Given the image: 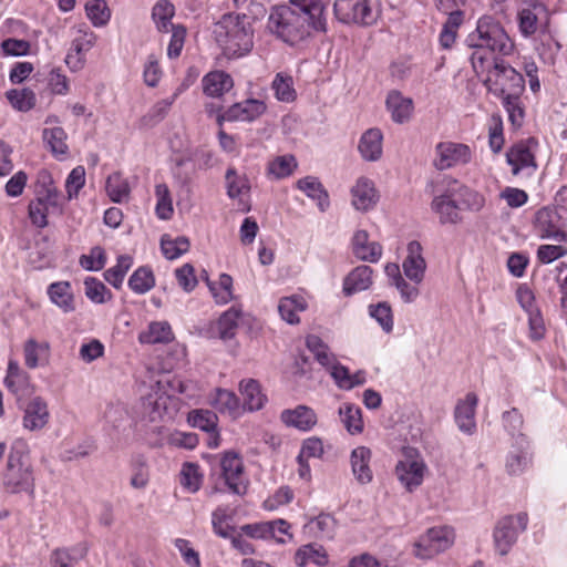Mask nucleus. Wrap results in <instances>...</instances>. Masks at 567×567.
I'll use <instances>...</instances> for the list:
<instances>
[{"label":"nucleus","instance_id":"obj_1","mask_svg":"<svg viewBox=\"0 0 567 567\" xmlns=\"http://www.w3.org/2000/svg\"><path fill=\"white\" fill-rule=\"evenodd\" d=\"M465 42L474 49L471 62L475 71H484L485 63L494 54L509 55L514 50V43L503 25L492 16L481 17Z\"/></svg>","mask_w":567,"mask_h":567},{"label":"nucleus","instance_id":"obj_2","mask_svg":"<svg viewBox=\"0 0 567 567\" xmlns=\"http://www.w3.org/2000/svg\"><path fill=\"white\" fill-rule=\"evenodd\" d=\"M214 33L218 45L229 59L243 58L254 47L252 18L246 13L223 16Z\"/></svg>","mask_w":567,"mask_h":567},{"label":"nucleus","instance_id":"obj_3","mask_svg":"<svg viewBox=\"0 0 567 567\" xmlns=\"http://www.w3.org/2000/svg\"><path fill=\"white\" fill-rule=\"evenodd\" d=\"M1 483L4 489L12 494L21 492L33 494L34 492L33 468L24 445L20 442L11 447Z\"/></svg>","mask_w":567,"mask_h":567},{"label":"nucleus","instance_id":"obj_4","mask_svg":"<svg viewBox=\"0 0 567 567\" xmlns=\"http://www.w3.org/2000/svg\"><path fill=\"white\" fill-rule=\"evenodd\" d=\"M174 381L158 379L152 391L142 399L143 417L150 422L173 420L178 411V399L167 392V388H174ZM179 392H184L183 384L176 381Z\"/></svg>","mask_w":567,"mask_h":567},{"label":"nucleus","instance_id":"obj_5","mask_svg":"<svg viewBox=\"0 0 567 567\" xmlns=\"http://www.w3.org/2000/svg\"><path fill=\"white\" fill-rule=\"evenodd\" d=\"M380 0H334L333 14L347 25L372 27L380 19Z\"/></svg>","mask_w":567,"mask_h":567},{"label":"nucleus","instance_id":"obj_6","mask_svg":"<svg viewBox=\"0 0 567 567\" xmlns=\"http://www.w3.org/2000/svg\"><path fill=\"white\" fill-rule=\"evenodd\" d=\"M268 30L284 42L293 44L305 35L297 10L288 6L274 7L267 22Z\"/></svg>","mask_w":567,"mask_h":567},{"label":"nucleus","instance_id":"obj_7","mask_svg":"<svg viewBox=\"0 0 567 567\" xmlns=\"http://www.w3.org/2000/svg\"><path fill=\"white\" fill-rule=\"evenodd\" d=\"M488 92L497 97L522 95L525 80L514 68L503 61H495L493 71L486 81Z\"/></svg>","mask_w":567,"mask_h":567},{"label":"nucleus","instance_id":"obj_8","mask_svg":"<svg viewBox=\"0 0 567 567\" xmlns=\"http://www.w3.org/2000/svg\"><path fill=\"white\" fill-rule=\"evenodd\" d=\"M455 540V532L451 526H434L421 535L414 544L413 553L420 559H431L447 550Z\"/></svg>","mask_w":567,"mask_h":567},{"label":"nucleus","instance_id":"obj_9","mask_svg":"<svg viewBox=\"0 0 567 567\" xmlns=\"http://www.w3.org/2000/svg\"><path fill=\"white\" fill-rule=\"evenodd\" d=\"M527 513H518L516 515H507L501 518L493 533L495 549L499 555L508 554L513 545L517 542L518 536L527 528Z\"/></svg>","mask_w":567,"mask_h":567},{"label":"nucleus","instance_id":"obj_10","mask_svg":"<svg viewBox=\"0 0 567 567\" xmlns=\"http://www.w3.org/2000/svg\"><path fill=\"white\" fill-rule=\"evenodd\" d=\"M473 150L464 143L444 141L435 145L433 166L437 171H447L470 164L473 159Z\"/></svg>","mask_w":567,"mask_h":567},{"label":"nucleus","instance_id":"obj_11","mask_svg":"<svg viewBox=\"0 0 567 567\" xmlns=\"http://www.w3.org/2000/svg\"><path fill=\"white\" fill-rule=\"evenodd\" d=\"M18 408L22 412L23 430L38 433L44 430L51 419L48 401L41 395L20 399Z\"/></svg>","mask_w":567,"mask_h":567},{"label":"nucleus","instance_id":"obj_12","mask_svg":"<svg viewBox=\"0 0 567 567\" xmlns=\"http://www.w3.org/2000/svg\"><path fill=\"white\" fill-rule=\"evenodd\" d=\"M533 227L540 239L567 243V231L561 227V216L556 207L539 208L534 216Z\"/></svg>","mask_w":567,"mask_h":567},{"label":"nucleus","instance_id":"obj_13","mask_svg":"<svg viewBox=\"0 0 567 567\" xmlns=\"http://www.w3.org/2000/svg\"><path fill=\"white\" fill-rule=\"evenodd\" d=\"M220 471L230 492L237 495L245 494L247 485L244 476V463L237 453L228 451L221 455Z\"/></svg>","mask_w":567,"mask_h":567},{"label":"nucleus","instance_id":"obj_14","mask_svg":"<svg viewBox=\"0 0 567 567\" xmlns=\"http://www.w3.org/2000/svg\"><path fill=\"white\" fill-rule=\"evenodd\" d=\"M267 110L264 101L256 99H247L229 106L224 112L217 113V122L221 125L223 122H252L261 116Z\"/></svg>","mask_w":567,"mask_h":567},{"label":"nucleus","instance_id":"obj_15","mask_svg":"<svg viewBox=\"0 0 567 567\" xmlns=\"http://www.w3.org/2000/svg\"><path fill=\"white\" fill-rule=\"evenodd\" d=\"M530 442L525 434H518L506 456L505 467L509 475L524 473L532 464Z\"/></svg>","mask_w":567,"mask_h":567},{"label":"nucleus","instance_id":"obj_16","mask_svg":"<svg viewBox=\"0 0 567 567\" xmlns=\"http://www.w3.org/2000/svg\"><path fill=\"white\" fill-rule=\"evenodd\" d=\"M96 35L90 30L79 29L72 39L65 63L72 72L83 69L86 53L95 45Z\"/></svg>","mask_w":567,"mask_h":567},{"label":"nucleus","instance_id":"obj_17","mask_svg":"<svg viewBox=\"0 0 567 567\" xmlns=\"http://www.w3.org/2000/svg\"><path fill=\"white\" fill-rule=\"evenodd\" d=\"M404 276L412 282L421 285L425 278L426 260L420 241L412 240L406 246V256L402 262Z\"/></svg>","mask_w":567,"mask_h":567},{"label":"nucleus","instance_id":"obj_18","mask_svg":"<svg viewBox=\"0 0 567 567\" xmlns=\"http://www.w3.org/2000/svg\"><path fill=\"white\" fill-rule=\"evenodd\" d=\"M35 195V199L50 205L52 212L62 214L64 197L55 187L53 177L47 169H41L37 175Z\"/></svg>","mask_w":567,"mask_h":567},{"label":"nucleus","instance_id":"obj_19","mask_svg":"<svg viewBox=\"0 0 567 567\" xmlns=\"http://www.w3.org/2000/svg\"><path fill=\"white\" fill-rule=\"evenodd\" d=\"M426 464L421 458L406 457L399 461L395 466V474L400 483L412 492L417 488L424 480Z\"/></svg>","mask_w":567,"mask_h":567},{"label":"nucleus","instance_id":"obj_20","mask_svg":"<svg viewBox=\"0 0 567 567\" xmlns=\"http://www.w3.org/2000/svg\"><path fill=\"white\" fill-rule=\"evenodd\" d=\"M478 398L474 392H468L463 399H460L454 409V420L458 430L473 435L476 431V408Z\"/></svg>","mask_w":567,"mask_h":567},{"label":"nucleus","instance_id":"obj_21","mask_svg":"<svg viewBox=\"0 0 567 567\" xmlns=\"http://www.w3.org/2000/svg\"><path fill=\"white\" fill-rule=\"evenodd\" d=\"M536 145L533 138L520 141L514 144L507 152V163L512 166L513 174L517 175L524 169H529L530 173L535 172L537 164L535 154L532 146Z\"/></svg>","mask_w":567,"mask_h":567},{"label":"nucleus","instance_id":"obj_22","mask_svg":"<svg viewBox=\"0 0 567 567\" xmlns=\"http://www.w3.org/2000/svg\"><path fill=\"white\" fill-rule=\"evenodd\" d=\"M351 204L359 212H369L374 208L379 202V192L374 182L365 176H361L351 187Z\"/></svg>","mask_w":567,"mask_h":567},{"label":"nucleus","instance_id":"obj_23","mask_svg":"<svg viewBox=\"0 0 567 567\" xmlns=\"http://www.w3.org/2000/svg\"><path fill=\"white\" fill-rule=\"evenodd\" d=\"M227 196L238 200L241 212L250 210L249 193L250 183L246 175H240L234 167H229L225 174Z\"/></svg>","mask_w":567,"mask_h":567},{"label":"nucleus","instance_id":"obj_24","mask_svg":"<svg viewBox=\"0 0 567 567\" xmlns=\"http://www.w3.org/2000/svg\"><path fill=\"white\" fill-rule=\"evenodd\" d=\"M281 422L301 432L311 431L317 422V414L313 409L307 405H297L295 409H286L280 413Z\"/></svg>","mask_w":567,"mask_h":567},{"label":"nucleus","instance_id":"obj_25","mask_svg":"<svg viewBox=\"0 0 567 567\" xmlns=\"http://www.w3.org/2000/svg\"><path fill=\"white\" fill-rule=\"evenodd\" d=\"M430 206L441 225H457L463 221L460 205L447 194L434 196Z\"/></svg>","mask_w":567,"mask_h":567},{"label":"nucleus","instance_id":"obj_26","mask_svg":"<svg viewBox=\"0 0 567 567\" xmlns=\"http://www.w3.org/2000/svg\"><path fill=\"white\" fill-rule=\"evenodd\" d=\"M371 458L372 451L368 446H357L351 451V471L357 482L362 485L369 484L373 480Z\"/></svg>","mask_w":567,"mask_h":567},{"label":"nucleus","instance_id":"obj_27","mask_svg":"<svg viewBox=\"0 0 567 567\" xmlns=\"http://www.w3.org/2000/svg\"><path fill=\"white\" fill-rule=\"evenodd\" d=\"M295 10L302 20L303 29L305 24L317 31L326 29L324 7L321 0H299Z\"/></svg>","mask_w":567,"mask_h":567},{"label":"nucleus","instance_id":"obj_28","mask_svg":"<svg viewBox=\"0 0 567 567\" xmlns=\"http://www.w3.org/2000/svg\"><path fill=\"white\" fill-rule=\"evenodd\" d=\"M4 385L12 394L16 395L18 403L20 399H25L30 393V377L20 368L18 362L11 360L8 363Z\"/></svg>","mask_w":567,"mask_h":567},{"label":"nucleus","instance_id":"obj_29","mask_svg":"<svg viewBox=\"0 0 567 567\" xmlns=\"http://www.w3.org/2000/svg\"><path fill=\"white\" fill-rule=\"evenodd\" d=\"M383 134L380 128L372 127L367 130L360 137L358 151L361 157L367 162H377L381 158L383 148Z\"/></svg>","mask_w":567,"mask_h":567},{"label":"nucleus","instance_id":"obj_30","mask_svg":"<svg viewBox=\"0 0 567 567\" xmlns=\"http://www.w3.org/2000/svg\"><path fill=\"white\" fill-rule=\"evenodd\" d=\"M50 301L64 313L75 310V300L72 286L69 281H55L48 286L47 289Z\"/></svg>","mask_w":567,"mask_h":567},{"label":"nucleus","instance_id":"obj_31","mask_svg":"<svg viewBox=\"0 0 567 567\" xmlns=\"http://www.w3.org/2000/svg\"><path fill=\"white\" fill-rule=\"evenodd\" d=\"M51 347L48 341L28 339L23 346L24 364L29 369H37L49 363Z\"/></svg>","mask_w":567,"mask_h":567},{"label":"nucleus","instance_id":"obj_32","mask_svg":"<svg viewBox=\"0 0 567 567\" xmlns=\"http://www.w3.org/2000/svg\"><path fill=\"white\" fill-rule=\"evenodd\" d=\"M296 187L308 198L317 203L320 212H326L330 206L329 194L318 177L306 176L296 183Z\"/></svg>","mask_w":567,"mask_h":567},{"label":"nucleus","instance_id":"obj_33","mask_svg":"<svg viewBox=\"0 0 567 567\" xmlns=\"http://www.w3.org/2000/svg\"><path fill=\"white\" fill-rule=\"evenodd\" d=\"M386 109L393 122L402 124L410 120L413 112V101L399 91H391L386 96Z\"/></svg>","mask_w":567,"mask_h":567},{"label":"nucleus","instance_id":"obj_34","mask_svg":"<svg viewBox=\"0 0 567 567\" xmlns=\"http://www.w3.org/2000/svg\"><path fill=\"white\" fill-rule=\"evenodd\" d=\"M202 84L207 96L220 97L233 89L234 81L225 71H212L204 75Z\"/></svg>","mask_w":567,"mask_h":567},{"label":"nucleus","instance_id":"obj_35","mask_svg":"<svg viewBox=\"0 0 567 567\" xmlns=\"http://www.w3.org/2000/svg\"><path fill=\"white\" fill-rule=\"evenodd\" d=\"M373 270L370 266H358L343 281V292L347 296L367 290L372 285Z\"/></svg>","mask_w":567,"mask_h":567},{"label":"nucleus","instance_id":"obj_36","mask_svg":"<svg viewBox=\"0 0 567 567\" xmlns=\"http://www.w3.org/2000/svg\"><path fill=\"white\" fill-rule=\"evenodd\" d=\"M42 138L51 154L59 161L66 158L69 146L66 144L68 135L61 126L43 128Z\"/></svg>","mask_w":567,"mask_h":567},{"label":"nucleus","instance_id":"obj_37","mask_svg":"<svg viewBox=\"0 0 567 567\" xmlns=\"http://www.w3.org/2000/svg\"><path fill=\"white\" fill-rule=\"evenodd\" d=\"M308 302L301 295L282 297L278 303V311L282 320L289 324L299 323V313L306 311Z\"/></svg>","mask_w":567,"mask_h":567},{"label":"nucleus","instance_id":"obj_38","mask_svg":"<svg viewBox=\"0 0 567 567\" xmlns=\"http://www.w3.org/2000/svg\"><path fill=\"white\" fill-rule=\"evenodd\" d=\"M239 391L243 396L244 409L250 412L260 410L267 401L259 382L255 379L243 380L239 384Z\"/></svg>","mask_w":567,"mask_h":567},{"label":"nucleus","instance_id":"obj_39","mask_svg":"<svg viewBox=\"0 0 567 567\" xmlns=\"http://www.w3.org/2000/svg\"><path fill=\"white\" fill-rule=\"evenodd\" d=\"M174 339L172 328L166 321H155L150 323L148 329L138 337L141 343L155 344L168 343Z\"/></svg>","mask_w":567,"mask_h":567},{"label":"nucleus","instance_id":"obj_40","mask_svg":"<svg viewBox=\"0 0 567 567\" xmlns=\"http://www.w3.org/2000/svg\"><path fill=\"white\" fill-rule=\"evenodd\" d=\"M241 316V308L237 306H233L223 312L217 321V330L220 339L229 340L236 336Z\"/></svg>","mask_w":567,"mask_h":567},{"label":"nucleus","instance_id":"obj_41","mask_svg":"<svg viewBox=\"0 0 567 567\" xmlns=\"http://www.w3.org/2000/svg\"><path fill=\"white\" fill-rule=\"evenodd\" d=\"M339 416L344 429L351 435L361 434L363 420L361 409L352 403H344L339 408Z\"/></svg>","mask_w":567,"mask_h":567},{"label":"nucleus","instance_id":"obj_42","mask_svg":"<svg viewBox=\"0 0 567 567\" xmlns=\"http://www.w3.org/2000/svg\"><path fill=\"white\" fill-rule=\"evenodd\" d=\"M462 22V11L456 10L449 14L439 34V43L442 49L449 50L454 45L457 38V30L461 27Z\"/></svg>","mask_w":567,"mask_h":567},{"label":"nucleus","instance_id":"obj_43","mask_svg":"<svg viewBox=\"0 0 567 567\" xmlns=\"http://www.w3.org/2000/svg\"><path fill=\"white\" fill-rule=\"evenodd\" d=\"M456 195L458 197L457 204L460 205V209L463 208L472 213L481 212L486 203L483 194L466 185H461L456 190Z\"/></svg>","mask_w":567,"mask_h":567},{"label":"nucleus","instance_id":"obj_44","mask_svg":"<svg viewBox=\"0 0 567 567\" xmlns=\"http://www.w3.org/2000/svg\"><path fill=\"white\" fill-rule=\"evenodd\" d=\"M298 167L296 157L291 154H285L275 157L268 163L267 172L276 179L289 177Z\"/></svg>","mask_w":567,"mask_h":567},{"label":"nucleus","instance_id":"obj_45","mask_svg":"<svg viewBox=\"0 0 567 567\" xmlns=\"http://www.w3.org/2000/svg\"><path fill=\"white\" fill-rule=\"evenodd\" d=\"M210 404L221 413L237 415L240 411V403L237 395L229 390L216 389Z\"/></svg>","mask_w":567,"mask_h":567},{"label":"nucleus","instance_id":"obj_46","mask_svg":"<svg viewBox=\"0 0 567 567\" xmlns=\"http://www.w3.org/2000/svg\"><path fill=\"white\" fill-rule=\"evenodd\" d=\"M295 563L299 567H305L308 564L324 566L328 563V556L321 546L306 545L297 550Z\"/></svg>","mask_w":567,"mask_h":567},{"label":"nucleus","instance_id":"obj_47","mask_svg":"<svg viewBox=\"0 0 567 567\" xmlns=\"http://www.w3.org/2000/svg\"><path fill=\"white\" fill-rule=\"evenodd\" d=\"M175 8L168 0H159L153 7L152 19L159 32H169Z\"/></svg>","mask_w":567,"mask_h":567},{"label":"nucleus","instance_id":"obj_48","mask_svg":"<svg viewBox=\"0 0 567 567\" xmlns=\"http://www.w3.org/2000/svg\"><path fill=\"white\" fill-rule=\"evenodd\" d=\"M179 483L188 493H196L203 484V474L196 463H185L179 473Z\"/></svg>","mask_w":567,"mask_h":567},{"label":"nucleus","instance_id":"obj_49","mask_svg":"<svg viewBox=\"0 0 567 567\" xmlns=\"http://www.w3.org/2000/svg\"><path fill=\"white\" fill-rule=\"evenodd\" d=\"M127 285L130 289L137 295L146 293L155 286L153 271L148 267L137 268L131 275Z\"/></svg>","mask_w":567,"mask_h":567},{"label":"nucleus","instance_id":"obj_50","mask_svg":"<svg viewBox=\"0 0 567 567\" xmlns=\"http://www.w3.org/2000/svg\"><path fill=\"white\" fill-rule=\"evenodd\" d=\"M271 87L276 99L280 102L291 103L297 97L292 76L288 74L277 73L271 83Z\"/></svg>","mask_w":567,"mask_h":567},{"label":"nucleus","instance_id":"obj_51","mask_svg":"<svg viewBox=\"0 0 567 567\" xmlns=\"http://www.w3.org/2000/svg\"><path fill=\"white\" fill-rule=\"evenodd\" d=\"M309 530L318 538L331 539L337 522L331 514L322 513L308 523Z\"/></svg>","mask_w":567,"mask_h":567},{"label":"nucleus","instance_id":"obj_52","mask_svg":"<svg viewBox=\"0 0 567 567\" xmlns=\"http://www.w3.org/2000/svg\"><path fill=\"white\" fill-rule=\"evenodd\" d=\"M306 346L313 354L315 359L322 365H331L336 361L334 354L330 351L327 343L316 334H309L306 338Z\"/></svg>","mask_w":567,"mask_h":567},{"label":"nucleus","instance_id":"obj_53","mask_svg":"<svg viewBox=\"0 0 567 567\" xmlns=\"http://www.w3.org/2000/svg\"><path fill=\"white\" fill-rule=\"evenodd\" d=\"M161 249L165 258L174 260L188 251L189 240L184 236L172 238L164 235L161 239Z\"/></svg>","mask_w":567,"mask_h":567},{"label":"nucleus","instance_id":"obj_54","mask_svg":"<svg viewBox=\"0 0 567 567\" xmlns=\"http://www.w3.org/2000/svg\"><path fill=\"white\" fill-rule=\"evenodd\" d=\"M84 292L86 298L96 305L111 300L113 295L110 289L97 278L87 277L84 280Z\"/></svg>","mask_w":567,"mask_h":567},{"label":"nucleus","instance_id":"obj_55","mask_svg":"<svg viewBox=\"0 0 567 567\" xmlns=\"http://www.w3.org/2000/svg\"><path fill=\"white\" fill-rule=\"evenodd\" d=\"M133 260L128 255H121L117 257L116 265L109 268L104 272L105 280L115 289L122 287L124 277L128 269L132 267Z\"/></svg>","mask_w":567,"mask_h":567},{"label":"nucleus","instance_id":"obj_56","mask_svg":"<svg viewBox=\"0 0 567 567\" xmlns=\"http://www.w3.org/2000/svg\"><path fill=\"white\" fill-rule=\"evenodd\" d=\"M208 288L219 305H226L233 299V278L228 274H221L217 282L208 281Z\"/></svg>","mask_w":567,"mask_h":567},{"label":"nucleus","instance_id":"obj_57","mask_svg":"<svg viewBox=\"0 0 567 567\" xmlns=\"http://www.w3.org/2000/svg\"><path fill=\"white\" fill-rule=\"evenodd\" d=\"M187 421L193 427L207 433L217 430L218 425V417L216 413L209 410H194L188 413Z\"/></svg>","mask_w":567,"mask_h":567},{"label":"nucleus","instance_id":"obj_58","mask_svg":"<svg viewBox=\"0 0 567 567\" xmlns=\"http://www.w3.org/2000/svg\"><path fill=\"white\" fill-rule=\"evenodd\" d=\"M105 189L109 197L114 203H122L127 199L130 195L128 184L118 173H114L107 177Z\"/></svg>","mask_w":567,"mask_h":567},{"label":"nucleus","instance_id":"obj_59","mask_svg":"<svg viewBox=\"0 0 567 567\" xmlns=\"http://www.w3.org/2000/svg\"><path fill=\"white\" fill-rule=\"evenodd\" d=\"M7 99L13 109L20 112H28L34 107L37 97L30 89L10 90L7 92Z\"/></svg>","mask_w":567,"mask_h":567},{"label":"nucleus","instance_id":"obj_60","mask_svg":"<svg viewBox=\"0 0 567 567\" xmlns=\"http://www.w3.org/2000/svg\"><path fill=\"white\" fill-rule=\"evenodd\" d=\"M86 16L94 27L105 25L110 18L111 12L104 0H92L85 6Z\"/></svg>","mask_w":567,"mask_h":567},{"label":"nucleus","instance_id":"obj_61","mask_svg":"<svg viewBox=\"0 0 567 567\" xmlns=\"http://www.w3.org/2000/svg\"><path fill=\"white\" fill-rule=\"evenodd\" d=\"M369 315L373 318L386 333L393 330V315L391 306L383 301L369 306Z\"/></svg>","mask_w":567,"mask_h":567},{"label":"nucleus","instance_id":"obj_62","mask_svg":"<svg viewBox=\"0 0 567 567\" xmlns=\"http://www.w3.org/2000/svg\"><path fill=\"white\" fill-rule=\"evenodd\" d=\"M502 104L505 111L507 112L508 120L512 123V125L514 127H520L525 117V111L520 100V95L503 97Z\"/></svg>","mask_w":567,"mask_h":567},{"label":"nucleus","instance_id":"obj_63","mask_svg":"<svg viewBox=\"0 0 567 567\" xmlns=\"http://www.w3.org/2000/svg\"><path fill=\"white\" fill-rule=\"evenodd\" d=\"M80 266L87 271H99L104 268L106 264V255L101 246L91 248L87 255L80 257Z\"/></svg>","mask_w":567,"mask_h":567},{"label":"nucleus","instance_id":"obj_64","mask_svg":"<svg viewBox=\"0 0 567 567\" xmlns=\"http://www.w3.org/2000/svg\"><path fill=\"white\" fill-rule=\"evenodd\" d=\"M52 212L50 205L42 203L41 200L33 199L29 204V218L33 226L38 228H44L48 226V215Z\"/></svg>","mask_w":567,"mask_h":567}]
</instances>
